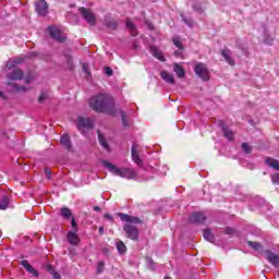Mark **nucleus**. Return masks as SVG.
I'll list each match as a JSON object with an SVG mask.
<instances>
[{"label":"nucleus","instance_id":"1","mask_svg":"<svg viewBox=\"0 0 279 279\" xmlns=\"http://www.w3.org/2000/svg\"><path fill=\"white\" fill-rule=\"evenodd\" d=\"M89 107L95 112H105L111 117H117V107H114V98L108 94H99L89 99Z\"/></svg>","mask_w":279,"mask_h":279},{"label":"nucleus","instance_id":"2","mask_svg":"<svg viewBox=\"0 0 279 279\" xmlns=\"http://www.w3.org/2000/svg\"><path fill=\"white\" fill-rule=\"evenodd\" d=\"M118 217H120L121 221H125V225L122 227L126 239L131 241H138V227L143 225V220L138 217H134L128 214L118 213Z\"/></svg>","mask_w":279,"mask_h":279},{"label":"nucleus","instance_id":"3","mask_svg":"<svg viewBox=\"0 0 279 279\" xmlns=\"http://www.w3.org/2000/svg\"><path fill=\"white\" fill-rule=\"evenodd\" d=\"M104 165L113 175H119V178H125L126 180H136V171L132 168H117V166L108 161H105Z\"/></svg>","mask_w":279,"mask_h":279},{"label":"nucleus","instance_id":"4","mask_svg":"<svg viewBox=\"0 0 279 279\" xmlns=\"http://www.w3.org/2000/svg\"><path fill=\"white\" fill-rule=\"evenodd\" d=\"M194 72L197 77L203 80V82H208L210 80V71L208 70V65L203 62H198L195 64Z\"/></svg>","mask_w":279,"mask_h":279},{"label":"nucleus","instance_id":"5","mask_svg":"<svg viewBox=\"0 0 279 279\" xmlns=\"http://www.w3.org/2000/svg\"><path fill=\"white\" fill-rule=\"evenodd\" d=\"M78 12L83 16V19L88 23V25H96L97 19L95 17V13H93V11L84 7H81L78 8Z\"/></svg>","mask_w":279,"mask_h":279},{"label":"nucleus","instance_id":"6","mask_svg":"<svg viewBox=\"0 0 279 279\" xmlns=\"http://www.w3.org/2000/svg\"><path fill=\"white\" fill-rule=\"evenodd\" d=\"M34 5L38 16H47V14H49V3H47L46 0H37Z\"/></svg>","mask_w":279,"mask_h":279},{"label":"nucleus","instance_id":"7","mask_svg":"<svg viewBox=\"0 0 279 279\" xmlns=\"http://www.w3.org/2000/svg\"><path fill=\"white\" fill-rule=\"evenodd\" d=\"M76 128L80 132H82V130H93V120H90V118L78 117L76 120Z\"/></svg>","mask_w":279,"mask_h":279},{"label":"nucleus","instance_id":"8","mask_svg":"<svg viewBox=\"0 0 279 279\" xmlns=\"http://www.w3.org/2000/svg\"><path fill=\"white\" fill-rule=\"evenodd\" d=\"M48 32L57 43H64L66 40V35L62 34L56 26H49Z\"/></svg>","mask_w":279,"mask_h":279},{"label":"nucleus","instance_id":"9","mask_svg":"<svg viewBox=\"0 0 279 279\" xmlns=\"http://www.w3.org/2000/svg\"><path fill=\"white\" fill-rule=\"evenodd\" d=\"M8 80H11L13 82H19L25 77V74L23 73V70L15 69L12 72L7 74Z\"/></svg>","mask_w":279,"mask_h":279},{"label":"nucleus","instance_id":"10","mask_svg":"<svg viewBox=\"0 0 279 279\" xmlns=\"http://www.w3.org/2000/svg\"><path fill=\"white\" fill-rule=\"evenodd\" d=\"M190 223H204L206 221V215L202 213H194L189 218Z\"/></svg>","mask_w":279,"mask_h":279},{"label":"nucleus","instance_id":"11","mask_svg":"<svg viewBox=\"0 0 279 279\" xmlns=\"http://www.w3.org/2000/svg\"><path fill=\"white\" fill-rule=\"evenodd\" d=\"M137 145L134 144L131 148V158L133 162H136L140 167H143V159H141V156L138 155Z\"/></svg>","mask_w":279,"mask_h":279},{"label":"nucleus","instance_id":"12","mask_svg":"<svg viewBox=\"0 0 279 279\" xmlns=\"http://www.w3.org/2000/svg\"><path fill=\"white\" fill-rule=\"evenodd\" d=\"M21 265L22 267H24V269H26V271H28V274H32V276H34L35 278H38L39 276L38 270H36V268H34V266H32L31 263L27 262V259H23Z\"/></svg>","mask_w":279,"mask_h":279},{"label":"nucleus","instance_id":"13","mask_svg":"<svg viewBox=\"0 0 279 279\" xmlns=\"http://www.w3.org/2000/svg\"><path fill=\"white\" fill-rule=\"evenodd\" d=\"M265 254H266V258H267L268 263L274 265V267H278L279 266V257H278V255H276L271 251H266Z\"/></svg>","mask_w":279,"mask_h":279},{"label":"nucleus","instance_id":"14","mask_svg":"<svg viewBox=\"0 0 279 279\" xmlns=\"http://www.w3.org/2000/svg\"><path fill=\"white\" fill-rule=\"evenodd\" d=\"M68 241L70 245H80V235H77V231H69Z\"/></svg>","mask_w":279,"mask_h":279},{"label":"nucleus","instance_id":"15","mask_svg":"<svg viewBox=\"0 0 279 279\" xmlns=\"http://www.w3.org/2000/svg\"><path fill=\"white\" fill-rule=\"evenodd\" d=\"M220 53H221L222 58H225L227 64H229L230 66H234L235 62H234L233 58L231 57L232 52L230 51V49L221 50Z\"/></svg>","mask_w":279,"mask_h":279},{"label":"nucleus","instance_id":"16","mask_svg":"<svg viewBox=\"0 0 279 279\" xmlns=\"http://www.w3.org/2000/svg\"><path fill=\"white\" fill-rule=\"evenodd\" d=\"M150 53L154 56V58H157V60H160V62L167 61L162 51H160L156 46L150 47Z\"/></svg>","mask_w":279,"mask_h":279},{"label":"nucleus","instance_id":"17","mask_svg":"<svg viewBox=\"0 0 279 279\" xmlns=\"http://www.w3.org/2000/svg\"><path fill=\"white\" fill-rule=\"evenodd\" d=\"M173 71L177 74L180 80H183V77H186V71L184 70V66H182L179 63L173 64Z\"/></svg>","mask_w":279,"mask_h":279},{"label":"nucleus","instance_id":"18","mask_svg":"<svg viewBox=\"0 0 279 279\" xmlns=\"http://www.w3.org/2000/svg\"><path fill=\"white\" fill-rule=\"evenodd\" d=\"M265 165H267V167H270V169H275V171H279V161H278V159H274L271 157H266L265 158Z\"/></svg>","mask_w":279,"mask_h":279},{"label":"nucleus","instance_id":"19","mask_svg":"<svg viewBox=\"0 0 279 279\" xmlns=\"http://www.w3.org/2000/svg\"><path fill=\"white\" fill-rule=\"evenodd\" d=\"M126 28L131 32V36H138V32H136V25L132 22V19H126L125 21Z\"/></svg>","mask_w":279,"mask_h":279},{"label":"nucleus","instance_id":"20","mask_svg":"<svg viewBox=\"0 0 279 279\" xmlns=\"http://www.w3.org/2000/svg\"><path fill=\"white\" fill-rule=\"evenodd\" d=\"M220 128L228 141H234V133L223 122L220 123Z\"/></svg>","mask_w":279,"mask_h":279},{"label":"nucleus","instance_id":"21","mask_svg":"<svg viewBox=\"0 0 279 279\" xmlns=\"http://www.w3.org/2000/svg\"><path fill=\"white\" fill-rule=\"evenodd\" d=\"M7 84H8V86H11V88L15 93H27V90H29L28 87L21 86V85L16 84V83H13V82H8Z\"/></svg>","mask_w":279,"mask_h":279},{"label":"nucleus","instance_id":"22","mask_svg":"<svg viewBox=\"0 0 279 279\" xmlns=\"http://www.w3.org/2000/svg\"><path fill=\"white\" fill-rule=\"evenodd\" d=\"M160 76L163 80V82H167L168 84H171V85L175 84V78L172 76L171 73L167 71H161Z\"/></svg>","mask_w":279,"mask_h":279},{"label":"nucleus","instance_id":"23","mask_svg":"<svg viewBox=\"0 0 279 279\" xmlns=\"http://www.w3.org/2000/svg\"><path fill=\"white\" fill-rule=\"evenodd\" d=\"M96 132H97L98 141L101 147H104V149H107V151L110 150V145H108V142H106V137L104 136L101 131L97 130Z\"/></svg>","mask_w":279,"mask_h":279},{"label":"nucleus","instance_id":"24","mask_svg":"<svg viewBox=\"0 0 279 279\" xmlns=\"http://www.w3.org/2000/svg\"><path fill=\"white\" fill-rule=\"evenodd\" d=\"M60 143L61 145L64 147V149H66L68 151H70L71 149V137L69 135H63L60 138Z\"/></svg>","mask_w":279,"mask_h":279},{"label":"nucleus","instance_id":"25","mask_svg":"<svg viewBox=\"0 0 279 279\" xmlns=\"http://www.w3.org/2000/svg\"><path fill=\"white\" fill-rule=\"evenodd\" d=\"M116 247H117L119 254H126V252H128V246H125V243L121 240H119L116 243Z\"/></svg>","mask_w":279,"mask_h":279},{"label":"nucleus","instance_id":"26","mask_svg":"<svg viewBox=\"0 0 279 279\" xmlns=\"http://www.w3.org/2000/svg\"><path fill=\"white\" fill-rule=\"evenodd\" d=\"M60 215L61 217H63V219H71V217H73V213L71 211V209H69V207L61 208Z\"/></svg>","mask_w":279,"mask_h":279},{"label":"nucleus","instance_id":"27","mask_svg":"<svg viewBox=\"0 0 279 279\" xmlns=\"http://www.w3.org/2000/svg\"><path fill=\"white\" fill-rule=\"evenodd\" d=\"M203 236L205 241H208L209 243H213V241H215V235H213V231H210V229H205L203 231Z\"/></svg>","mask_w":279,"mask_h":279},{"label":"nucleus","instance_id":"28","mask_svg":"<svg viewBox=\"0 0 279 279\" xmlns=\"http://www.w3.org/2000/svg\"><path fill=\"white\" fill-rule=\"evenodd\" d=\"M10 206V199L8 196H3L0 201V210H8V207Z\"/></svg>","mask_w":279,"mask_h":279},{"label":"nucleus","instance_id":"29","mask_svg":"<svg viewBox=\"0 0 279 279\" xmlns=\"http://www.w3.org/2000/svg\"><path fill=\"white\" fill-rule=\"evenodd\" d=\"M247 245L250 247H252L253 250H255L256 252H260V250H263V245H260V243H258V242L248 241Z\"/></svg>","mask_w":279,"mask_h":279},{"label":"nucleus","instance_id":"30","mask_svg":"<svg viewBox=\"0 0 279 279\" xmlns=\"http://www.w3.org/2000/svg\"><path fill=\"white\" fill-rule=\"evenodd\" d=\"M172 43H173L174 47L180 49V51H184V46L182 45V41H180V38L173 37Z\"/></svg>","mask_w":279,"mask_h":279},{"label":"nucleus","instance_id":"31","mask_svg":"<svg viewBox=\"0 0 279 279\" xmlns=\"http://www.w3.org/2000/svg\"><path fill=\"white\" fill-rule=\"evenodd\" d=\"M106 25H107L108 29H112V31H114V29H117V27H119V24L114 20L107 22Z\"/></svg>","mask_w":279,"mask_h":279},{"label":"nucleus","instance_id":"32","mask_svg":"<svg viewBox=\"0 0 279 279\" xmlns=\"http://www.w3.org/2000/svg\"><path fill=\"white\" fill-rule=\"evenodd\" d=\"M120 116H121V119H122L123 126L128 128V116H125V111L120 110Z\"/></svg>","mask_w":279,"mask_h":279},{"label":"nucleus","instance_id":"33","mask_svg":"<svg viewBox=\"0 0 279 279\" xmlns=\"http://www.w3.org/2000/svg\"><path fill=\"white\" fill-rule=\"evenodd\" d=\"M242 149L245 154H252V146L247 143H242Z\"/></svg>","mask_w":279,"mask_h":279},{"label":"nucleus","instance_id":"34","mask_svg":"<svg viewBox=\"0 0 279 279\" xmlns=\"http://www.w3.org/2000/svg\"><path fill=\"white\" fill-rule=\"evenodd\" d=\"M193 10H195V12H199L201 14L204 13V7H202L199 3L193 4Z\"/></svg>","mask_w":279,"mask_h":279},{"label":"nucleus","instance_id":"35","mask_svg":"<svg viewBox=\"0 0 279 279\" xmlns=\"http://www.w3.org/2000/svg\"><path fill=\"white\" fill-rule=\"evenodd\" d=\"M105 268H106V263L99 262L97 266V274H102Z\"/></svg>","mask_w":279,"mask_h":279},{"label":"nucleus","instance_id":"36","mask_svg":"<svg viewBox=\"0 0 279 279\" xmlns=\"http://www.w3.org/2000/svg\"><path fill=\"white\" fill-rule=\"evenodd\" d=\"M46 99H49V95L47 93H41L40 96L38 97L39 104H43Z\"/></svg>","mask_w":279,"mask_h":279},{"label":"nucleus","instance_id":"37","mask_svg":"<svg viewBox=\"0 0 279 279\" xmlns=\"http://www.w3.org/2000/svg\"><path fill=\"white\" fill-rule=\"evenodd\" d=\"M114 71H112V68L106 66L105 68V74L108 75V77H112Z\"/></svg>","mask_w":279,"mask_h":279},{"label":"nucleus","instance_id":"38","mask_svg":"<svg viewBox=\"0 0 279 279\" xmlns=\"http://www.w3.org/2000/svg\"><path fill=\"white\" fill-rule=\"evenodd\" d=\"M272 184H279V173H276L271 177Z\"/></svg>","mask_w":279,"mask_h":279},{"label":"nucleus","instance_id":"39","mask_svg":"<svg viewBox=\"0 0 279 279\" xmlns=\"http://www.w3.org/2000/svg\"><path fill=\"white\" fill-rule=\"evenodd\" d=\"M46 269L48 274H51V275L56 274V268L52 265H48Z\"/></svg>","mask_w":279,"mask_h":279},{"label":"nucleus","instance_id":"40","mask_svg":"<svg viewBox=\"0 0 279 279\" xmlns=\"http://www.w3.org/2000/svg\"><path fill=\"white\" fill-rule=\"evenodd\" d=\"M72 228L74 229V232H77V222L75 221V218L71 219Z\"/></svg>","mask_w":279,"mask_h":279},{"label":"nucleus","instance_id":"41","mask_svg":"<svg viewBox=\"0 0 279 279\" xmlns=\"http://www.w3.org/2000/svg\"><path fill=\"white\" fill-rule=\"evenodd\" d=\"M82 69L84 71V73H87V75H90V72H88V64L87 63H83Z\"/></svg>","mask_w":279,"mask_h":279},{"label":"nucleus","instance_id":"42","mask_svg":"<svg viewBox=\"0 0 279 279\" xmlns=\"http://www.w3.org/2000/svg\"><path fill=\"white\" fill-rule=\"evenodd\" d=\"M45 173H46V178H47L48 180H51V170H50L49 168H46V169H45Z\"/></svg>","mask_w":279,"mask_h":279},{"label":"nucleus","instance_id":"43","mask_svg":"<svg viewBox=\"0 0 279 279\" xmlns=\"http://www.w3.org/2000/svg\"><path fill=\"white\" fill-rule=\"evenodd\" d=\"M65 58L68 60L69 66H73V58H71V56H65Z\"/></svg>","mask_w":279,"mask_h":279},{"label":"nucleus","instance_id":"44","mask_svg":"<svg viewBox=\"0 0 279 279\" xmlns=\"http://www.w3.org/2000/svg\"><path fill=\"white\" fill-rule=\"evenodd\" d=\"M52 278H53V279H62V276H60V275L58 274V271H54V272L52 274Z\"/></svg>","mask_w":279,"mask_h":279},{"label":"nucleus","instance_id":"45","mask_svg":"<svg viewBox=\"0 0 279 279\" xmlns=\"http://www.w3.org/2000/svg\"><path fill=\"white\" fill-rule=\"evenodd\" d=\"M105 218L109 219V221H114V218L110 214H105Z\"/></svg>","mask_w":279,"mask_h":279},{"label":"nucleus","instance_id":"46","mask_svg":"<svg viewBox=\"0 0 279 279\" xmlns=\"http://www.w3.org/2000/svg\"><path fill=\"white\" fill-rule=\"evenodd\" d=\"M233 232H234V229H232V228H227L226 229L227 234H232Z\"/></svg>","mask_w":279,"mask_h":279},{"label":"nucleus","instance_id":"47","mask_svg":"<svg viewBox=\"0 0 279 279\" xmlns=\"http://www.w3.org/2000/svg\"><path fill=\"white\" fill-rule=\"evenodd\" d=\"M25 84H32V76H26Z\"/></svg>","mask_w":279,"mask_h":279},{"label":"nucleus","instance_id":"48","mask_svg":"<svg viewBox=\"0 0 279 279\" xmlns=\"http://www.w3.org/2000/svg\"><path fill=\"white\" fill-rule=\"evenodd\" d=\"M183 22L185 25H189L191 27V21L186 20V17H183Z\"/></svg>","mask_w":279,"mask_h":279},{"label":"nucleus","instance_id":"49","mask_svg":"<svg viewBox=\"0 0 279 279\" xmlns=\"http://www.w3.org/2000/svg\"><path fill=\"white\" fill-rule=\"evenodd\" d=\"M94 210H95V213H101V207L95 206V207H94Z\"/></svg>","mask_w":279,"mask_h":279},{"label":"nucleus","instance_id":"50","mask_svg":"<svg viewBox=\"0 0 279 279\" xmlns=\"http://www.w3.org/2000/svg\"><path fill=\"white\" fill-rule=\"evenodd\" d=\"M98 232L99 234H104V227H99Z\"/></svg>","mask_w":279,"mask_h":279},{"label":"nucleus","instance_id":"51","mask_svg":"<svg viewBox=\"0 0 279 279\" xmlns=\"http://www.w3.org/2000/svg\"><path fill=\"white\" fill-rule=\"evenodd\" d=\"M265 43H266V45H271V41H267V40H265Z\"/></svg>","mask_w":279,"mask_h":279},{"label":"nucleus","instance_id":"52","mask_svg":"<svg viewBox=\"0 0 279 279\" xmlns=\"http://www.w3.org/2000/svg\"><path fill=\"white\" fill-rule=\"evenodd\" d=\"M0 97H2V98H3V92H1V90H0Z\"/></svg>","mask_w":279,"mask_h":279},{"label":"nucleus","instance_id":"53","mask_svg":"<svg viewBox=\"0 0 279 279\" xmlns=\"http://www.w3.org/2000/svg\"><path fill=\"white\" fill-rule=\"evenodd\" d=\"M163 279H173V278H171V277H165Z\"/></svg>","mask_w":279,"mask_h":279}]
</instances>
